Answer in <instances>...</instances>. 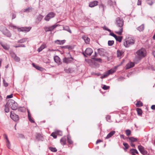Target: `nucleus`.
Here are the masks:
<instances>
[{
    "mask_svg": "<svg viewBox=\"0 0 155 155\" xmlns=\"http://www.w3.org/2000/svg\"><path fill=\"white\" fill-rule=\"evenodd\" d=\"M108 3L110 4V5H115L116 2H112L111 0H109L108 1Z\"/></svg>",
    "mask_w": 155,
    "mask_h": 155,
    "instance_id": "43",
    "label": "nucleus"
},
{
    "mask_svg": "<svg viewBox=\"0 0 155 155\" xmlns=\"http://www.w3.org/2000/svg\"><path fill=\"white\" fill-rule=\"evenodd\" d=\"M6 145L8 147V148L9 149H10L11 146L10 143V142L9 140H5Z\"/></svg>",
    "mask_w": 155,
    "mask_h": 155,
    "instance_id": "35",
    "label": "nucleus"
},
{
    "mask_svg": "<svg viewBox=\"0 0 155 155\" xmlns=\"http://www.w3.org/2000/svg\"><path fill=\"white\" fill-rule=\"evenodd\" d=\"M32 65L37 70L41 71H42L43 69V68L41 67L35 65L34 63L32 64Z\"/></svg>",
    "mask_w": 155,
    "mask_h": 155,
    "instance_id": "36",
    "label": "nucleus"
},
{
    "mask_svg": "<svg viewBox=\"0 0 155 155\" xmlns=\"http://www.w3.org/2000/svg\"><path fill=\"white\" fill-rule=\"evenodd\" d=\"M18 110L19 111L23 112L25 111V108L24 107H21L18 108Z\"/></svg>",
    "mask_w": 155,
    "mask_h": 155,
    "instance_id": "39",
    "label": "nucleus"
},
{
    "mask_svg": "<svg viewBox=\"0 0 155 155\" xmlns=\"http://www.w3.org/2000/svg\"><path fill=\"white\" fill-rule=\"evenodd\" d=\"M49 149L52 152H56L57 151V150L54 147H50L49 148Z\"/></svg>",
    "mask_w": 155,
    "mask_h": 155,
    "instance_id": "46",
    "label": "nucleus"
},
{
    "mask_svg": "<svg viewBox=\"0 0 155 155\" xmlns=\"http://www.w3.org/2000/svg\"><path fill=\"white\" fill-rule=\"evenodd\" d=\"M114 41L113 40L109 41L108 42V45L109 46H112L114 44Z\"/></svg>",
    "mask_w": 155,
    "mask_h": 155,
    "instance_id": "44",
    "label": "nucleus"
},
{
    "mask_svg": "<svg viewBox=\"0 0 155 155\" xmlns=\"http://www.w3.org/2000/svg\"><path fill=\"white\" fill-rule=\"evenodd\" d=\"M46 47V44L43 43L38 49V51L39 52L41 51L43 49Z\"/></svg>",
    "mask_w": 155,
    "mask_h": 155,
    "instance_id": "18",
    "label": "nucleus"
},
{
    "mask_svg": "<svg viewBox=\"0 0 155 155\" xmlns=\"http://www.w3.org/2000/svg\"><path fill=\"white\" fill-rule=\"evenodd\" d=\"M134 64L132 62H131L128 63L126 66V69H129L134 66Z\"/></svg>",
    "mask_w": 155,
    "mask_h": 155,
    "instance_id": "19",
    "label": "nucleus"
},
{
    "mask_svg": "<svg viewBox=\"0 0 155 155\" xmlns=\"http://www.w3.org/2000/svg\"><path fill=\"white\" fill-rule=\"evenodd\" d=\"M137 150L134 149H132L130 150V151L131 153L133 154H134L135 153V150Z\"/></svg>",
    "mask_w": 155,
    "mask_h": 155,
    "instance_id": "56",
    "label": "nucleus"
},
{
    "mask_svg": "<svg viewBox=\"0 0 155 155\" xmlns=\"http://www.w3.org/2000/svg\"><path fill=\"white\" fill-rule=\"evenodd\" d=\"M138 149L140 152L143 155H146L147 153V152L146 150L144 147L141 145L138 146Z\"/></svg>",
    "mask_w": 155,
    "mask_h": 155,
    "instance_id": "11",
    "label": "nucleus"
},
{
    "mask_svg": "<svg viewBox=\"0 0 155 155\" xmlns=\"http://www.w3.org/2000/svg\"><path fill=\"white\" fill-rule=\"evenodd\" d=\"M3 82L4 84V86L6 87L8 86V84L5 82V81L4 79L3 80Z\"/></svg>",
    "mask_w": 155,
    "mask_h": 155,
    "instance_id": "58",
    "label": "nucleus"
},
{
    "mask_svg": "<svg viewBox=\"0 0 155 155\" xmlns=\"http://www.w3.org/2000/svg\"><path fill=\"white\" fill-rule=\"evenodd\" d=\"M32 11V8L29 7L24 10V12H29Z\"/></svg>",
    "mask_w": 155,
    "mask_h": 155,
    "instance_id": "40",
    "label": "nucleus"
},
{
    "mask_svg": "<svg viewBox=\"0 0 155 155\" xmlns=\"http://www.w3.org/2000/svg\"><path fill=\"white\" fill-rule=\"evenodd\" d=\"M129 140L130 142L131 143L137 141L138 140V139L137 138H134L133 137H129Z\"/></svg>",
    "mask_w": 155,
    "mask_h": 155,
    "instance_id": "21",
    "label": "nucleus"
},
{
    "mask_svg": "<svg viewBox=\"0 0 155 155\" xmlns=\"http://www.w3.org/2000/svg\"><path fill=\"white\" fill-rule=\"evenodd\" d=\"M44 29L45 31L46 32H48V31H49V29H50L49 27H45Z\"/></svg>",
    "mask_w": 155,
    "mask_h": 155,
    "instance_id": "53",
    "label": "nucleus"
},
{
    "mask_svg": "<svg viewBox=\"0 0 155 155\" xmlns=\"http://www.w3.org/2000/svg\"><path fill=\"white\" fill-rule=\"evenodd\" d=\"M18 137L22 139H24L25 138L24 135L21 134H18Z\"/></svg>",
    "mask_w": 155,
    "mask_h": 155,
    "instance_id": "55",
    "label": "nucleus"
},
{
    "mask_svg": "<svg viewBox=\"0 0 155 155\" xmlns=\"http://www.w3.org/2000/svg\"><path fill=\"white\" fill-rule=\"evenodd\" d=\"M58 26H60V25L58 24H55L54 25H52L51 26H49L50 29L49 31H52L55 28H56V27Z\"/></svg>",
    "mask_w": 155,
    "mask_h": 155,
    "instance_id": "25",
    "label": "nucleus"
},
{
    "mask_svg": "<svg viewBox=\"0 0 155 155\" xmlns=\"http://www.w3.org/2000/svg\"><path fill=\"white\" fill-rule=\"evenodd\" d=\"M55 14L53 12L49 13L45 17V19L46 21H48L49 20L55 16Z\"/></svg>",
    "mask_w": 155,
    "mask_h": 155,
    "instance_id": "8",
    "label": "nucleus"
},
{
    "mask_svg": "<svg viewBox=\"0 0 155 155\" xmlns=\"http://www.w3.org/2000/svg\"><path fill=\"white\" fill-rule=\"evenodd\" d=\"M115 133V131H112L109 133L107 135L106 137H105V139H107L110 138L112 136L114 135Z\"/></svg>",
    "mask_w": 155,
    "mask_h": 155,
    "instance_id": "20",
    "label": "nucleus"
},
{
    "mask_svg": "<svg viewBox=\"0 0 155 155\" xmlns=\"http://www.w3.org/2000/svg\"><path fill=\"white\" fill-rule=\"evenodd\" d=\"M115 72V69H111L110 70H109L108 71H107L105 74H104L101 77V78L103 79L105 78L108 76L110 74H111Z\"/></svg>",
    "mask_w": 155,
    "mask_h": 155,
    "instance_id": "6",
    "label": "nucleus"
},
{
    "mask_svg": "<svg viewBox=\"0 0 155 155\" xmlns=\"http://www.w3.org/2000/svg\"><path fill=\"white\" fill-rule=\"evenodd\" d=\"M125 133L127 136H129L131 134V131L129 130H127L125 131Z\"/></svg>",
    "mask_w": 155,
    "mask_h": 155,
    "instance_id": "47",
    "label": "nucleus"
},
{
    "mask_svg": "<svg viewBox=\"0 0 155 155\" xmlns=\"http://www.w3.org/2000/svg\"><path fill=\"white\" fill-rule=\"evenodd\" d=\"M98 2L96 1L91 2L89 3V6L90 7H93L98 5Z\"/></svg>",
    "mask_w": 155,
    "mask_h": 155,
    "instance_id": "14",
    "label": "nucleus"
},
{
    "mask_svg": "<svg viewBox=\"0 0 155 155\" xmlns=\"http://www.w3.org/2000/svg\"><path fill=\"white\" fill-rule=\"evenodd\" d=\"M124 53V52L122 51L118 50L117 51V56L120 57Z\"/></svg>",
    "mask_w": 155,
    "mask_h": 155,
    "instance_id": "29",
    "label": "nucleus"
},
{
    "mask_svg": "<svg viewBox=\"0 0 155 155\" xmlns=\"http://www.w3.org/2000/svg\"><path fill=\"white\" fill-rule=\"evenodd\" d=\"M1 45L5 50H8L9 48V45L6 44H1Z\"/></svg>",
    "mask_w": 155,
    "mask_h": 155,
    "instance_id": "24",
    "label": "nucleus"
},
{
    "mask_svg": "<svg viewBox=\"0 0 155 155\" xmlns=\"http://www.w3.org/2000/svg\"><path fill=\"white\" fill-rule=\"evenodd\" d=\"M123 144L125 147V148H124V149L125 150V151H126V150L129 148V145L127 143H123Z\"/></svg>",
    "mask_w": 155,
    "mask_h": 155,
    "instance_id": "38",
    "label": "nucleus"
},
{
    "mask_svg": "<svg viewBox=\"0 0 155 155\" xmlns=\"http://www.w3.org/2000/svg\"><path fill=\"white\" fill-rule=\"evenodd\" d=\"M104 6L103 4H101L100 5L99 7L100 8H102L103 10L104 9Z\"/></svg>",
    "mask_w": 155,
    "mask_h": 155,
    "instance_id": "60",
    "label": "nucleus"
},
{
    "mask_svg": "<svg viewBox=\"0 0 155 155\" xmlns=\"http://www.w3.org/2000/svg\"><path fill=\"white\" fill-rule=\"evenodd\" d=\"M93 52L92 49L90 48H87L85 50L84 52L83 53V54L85 57H87L86 54L87 55H91Z\"/></svg>",
    "mask_w": 155,
    "mask_h": 155,
    "instance_id": "7",
    "label": "nucleus"
},
{
    "mask_svg": "<svg viewBox=\"0 0 155 155\" xmlns=\"http://www.w3.org/2000/svg\"><path fill=\"white\" fill-rule=\"evenodd\" d=\"M73 60V58L71 57L70 58H64L63 59V61L64 63L68 64L72 62Z\"/></svg>",
    "mask_w": 155,
    "mask_h": 155,
    "instance_id": "12",
    "label": "nucleus"
},
{
    "mask_svg": "<svg viewBox=\"0 0 155 155\" xmlns=\"http://www.w3.org/2000/svg\"><path fill=\"white\" fill-rule=\"evenodd\" d=\"M64 71L67 73H71L73 71L72 69L71 68H65L64 70Z\"/></svg>",
    "mask_w": 155,
    "mask_h": 155,
    "instance_id": "30",
    "label": "nucleus"
},
{
    "mask_svg": "<svg viewBox=\"0 0 155 155\" xmlns=\"http://www.w3.org/2000/svg\"><path fill=\"white\" fill-rule=\"evenodd\" d=\"M10 27L14 30L17 29L18 31L25 32L29 31L31 29V27L19 28L13 25H11L10 26Z\"/></svg>",
    "mask_w": 155,
    "mask_h": 155,
    "instance_id": "4",
    "label": "nucleus"
},
{
    "mask_svg": "<svg viewBox=\"0 0 155 155\" xmlns=\"http://www.w3.org/2000/svg\"><path fill=\"white\" fill-rule=\"evenodd\" d=\"M10 16L11 18H12V19H13L15 18L16 15L15 13H11Z\"/></svg>",
    "mask_w": 155,
    "mask_h": 155,
    "instance_id": "49",
    "label": "nucleus"
},
{
    "mask_svg": "<svg viewBox=\"0 0 155 155\" xmlns=\"http://www.w3.org/2000/svg\"><path fill=\"white\" fill-rule=\"evenodd\" d=\"M26 41V39L25 38H23L22 39L18 41V42L20 43H24Z\"/></svg>",
    "mask_w": 155,
    "mask_h": 155,
    "instance_id": "50",
    "label": "nucleus"
},
{
    "mask_svg": "<svg viewBox=\"0 0 155 155\" xmlns=\"http://www.w3.org/2000/svg\"><path fill=\"white\" fill-rule=\"evenodd\" d=\"M138 114L140 115L142 114V110L140 109L137 108L136 109Z\"/></svg>",
    "mask_w": 155,
    "mask_h": 155,
    "instance_id": "42",
    "label": "nucleus"
},
{
    "mask_svg": "<svg viewBox=\"0 0 155 155\" xmlns=\"http://www.w3.org/2000/svg\"><path fill=\"white\" fill-rule=\"evenodd\" d=\"M42 136L41 134H37L36 136V138L38 140H41Z\"/></svg>",
    "mask_w": 155,
    "mask_h": 155,
    "instance_id": "28",
    "label": "nucleus"
},
{
    "mask_svg": "<svg viewBox=\"0 0 155 155\" xmlns=\"http://www.w3.org/2000/svg\"><path fill=\"white\" fill-rule=\"evenodd\" d=\"M60 143L61 144L64 145L66 143V138L65 136L62 137L60 140Z\"/></svg>",
    "mask_w": 155,
    "mask_h": 155,
    "instance_id": "22",
    "label": "nucleus"
},
{
    "mask_svg": "<svg viewBox=\"0 0 155 155\" xmlns=\"http://www.w3.org/2000/svg\"><path fill=\"white\" fill-rule=\"evenodd\" d=\"M154 0H148L147 1V3L149 5H151L154 2Z\"/></svg>",
    "mask_w": 155,
    "mask_h": 155,
    "instance_id": "41",
    "label": "nucleus"
},
{
    "mask_svg": "<svg viewBox=\"0 0 155 155\" xmlns=\"http://www.w3.org/2000/svg\"><path fill=\"white\" fill-rule=\"evenodd\" d=\"M83 39L84 40L85 42L87 44H88L89 43L90 41V39L88 38V37H83Z\"/></svg>",
    "mask_w": 155,
    "mask_h": 155,
    "instance_id": "31",
    "label": "nucleus"
},
{
    "mask_svg": "<svg viewBox=\"0 0 155 155\" xmlns=\"http://www.w3.org/2000/svg\"><path fill=\"white\" fill-rule=\"evenodd\" d=\"M67 141L68 143L70 144H71L73 143V141L71 140V137L69 135H68L67 137Z\"/></svg>",
    "mask_w": 155,
    "mask_h": 155,
    "instance_id": "34",
    "label": "nucleus"
},
{
    "mask_svg": "<svg viewBox=\"0 0 155 155\" xmlns=\"http://www.w3.org/2000/svg\"><path fill=\"white\" fill-rule=\"evenodd\" d=\"M5 110L6 112L8 113L9 112V108L7 107L6 106H5Z\"/></svg>",
    "mask_w": 155,
    "mask_h": 155,
    "instance_id": "57",
    "label": "nucleus"
},
{
    "mask_svg": "<svg viewBox=\"0 0 155 155\" xmlns=\"http://www.w3.org/2000/svg\"><path fill=\"white\" fill-rule=\"evenodd\" d=\"M93 59L95 61H98L100 62H101L102 60L101 58H93Z\"/></svg>",
    "mask_w": 155,
    "mask_h": 155,
    "instance_id": "54",
    "label": "nucleus"
},
{
    "mask_svg": "<svg viewBox=\"0 0 155 155\" xmlns=\"http://www.w3.org/2000/svg\"><path fill=\"white\" fill-rule=\"evenodd\" d=\"M115 38L117 41H118L119 42H121L122 40V36H116V38Z\"/></svg>",
    "mask_w": 155,
    "mask_h": 155,
    "instance_id": "33",
    "label": "nucleus"
},
{
    "mask_svg": "<svg viewBox=\"0 0 155 155\" xmlns=\"http://www.w3.org/2000/svg\"><path fill=\"white\" fill-rule=\"evenodd\" d=\"M137 30L140 31H143L144 29V25L142 24L140 26L137 28Z\"/></svg>",
    "mask_w": 155,
    "mask_h": 155,
    "instance_id": "26",
    "label": "nucleus"
},
{
    "mask_svg": "<svg viewBox=\"0 0 155 155\" xmlns=\"http://www.w3.org/2000/svg\"><path fill=\"white\" fill-rule=\"evenodd\" d=\"M12 57L14 58L15 61L18 62L20 61V58L17 57L16 54L14 53L11 54Z\"/></svg>",
    "mask_w": 155,
    "mask_h": 155,
    "instance_id": "17",
    "label": "nucleus"
},
{
    "mask_svg": "<svg viewBox=\"0 0 155 155\" xmlns=\"http://www.w3.org/2000/svg\"><path fill=\"white\" fill-rule=\"evenodd\" d=\"M54 59L55 62L58 65H60L61 64V59L58 56H54Z\"/></svg>",
    "mask_w": 155,
    "mask_h": 155,
    "instance_id": "13",
    "label": "nucleus"
},
{
    "mask_svg": "<svg viewBox=\"0 0 155 155\" xmlns=\"http://www.w3.org/2000/svg\"><path fill=\"white\" fill-rule=\"evenodd\" d=\"M4 138L6 139V140H8L7 135L6 134H4L3 135Z\"/></svg>",
    "mask_w": 155,
    "mask_h": 155,
    "instance_id": "61",
    "label": "nucleus"
},
{
    "mask_svg": "<svg viewBox=\"0 0 155 155\" xmlns=\"http://www.w3.org/2000/svg\"><path fill=\"white\" fill-rule=\"evenodd\" d=\"M98 53L100 55L104 56V55L105 51L103 48H100L97 49Z\"/></svg>",
    "mask_w": 155,
    "mask_h": 155,
    "instance_id": "16",
    "label": "nucleus"
},
{
    "mask_svg": "<svg viewBox=\"0 0 155 155\" xmlns=\"http://www.w3.org/2000/svg\"><path fill=\"white\" fill-rule=\"evenodd\" d=\"M151 108L153 110H155V105H152L151 107Z\"/></svg>",
    "mask_w": 155,
    "mask_h": 155,
    "instance_id": "64",
    "label": "nucleus"
},
{
    "mask_svg": "<svg viewBox=\"0 0 155 155\" xmlns=\"http://www.w3.org/2000/svg\"><path fill=\"white\" fill-rule=\"evenodd\" d=\"M57 135L56 134V132L55 131L54 132L52 133L51 134V136H52L55 139L57 138Z\"/></svg>",
    "mask_w": 155,
    "mask_h": 155,
    "instance_id": "48",
    "label": "nucleus"
},
{
    "mask_svg": "<svg viewBox=\"0 0 155 155\" xmlns=\"http://www.w3.org/2000/svg\"><path fill=\"white\" fill-rule=\"evenodd\" d=\"M11 118L14 121H17L19 120V117L18 115L15 114L13 112H11Z\"/></svg>",
    "mask_w": 155,
    "mask_h": 155,
    "instance_id": "9",
    "label": "nucleus"
},
{
    "mask_svg": "<svg viewBox=\"0 0 155 155\" xmlns=\"http://www.w3.org/2000/svg\"><path fill=\"white\" fill-rule=\"evenodd\" d=\"M106 118L107 121L109 122H110V115H107L106 117Z\"/></svg>",
    "mask_w": 155,
    "mask_h": 155,
    "instance_id": "51",
    "label": "nucleus"
},
{
    "mask_svg": "<svg viewBox=\"0 0 155 155\" xmlns=\"http://www.w3.org/2000/svg\"><path fill=\"white\" fill-rule=\"evenodd\" d=\"M65 42V40H57L55 41V43L59 45H63Z\"/></svg>",
    "mask_w": 155,
    "mask_h": 155,
    "instance_id": "23",
    "label": "nucleus"
},
{
    "mask_svg": "<svg viewBox=\"0 0 155 155\" xmlns=\"http://www.w3.org/2000/svg\"><path fill=\"white\" fill-rule=\"evenodd\" d=\"M123 31V28L122 27H117V26L115 28V32L119 35H122Z\"/></svg>",
    "mask_w": 155,
    "mask_h": 155,
    "instance_id": "10",
    "label": "nucleus"
},
{
    "mask_svg": "<svg viewBox=\"0 0 155 155\" xmlns=\"http://www.w3.org/2000/svg\"><path fill=\"white\" fill-rule=\"evenodd\" d=\"M146 49L144 48H142L136 52V57L139 60H140L146 56Z\"/></svg>",
    "mask_w": 155,
    "mask_h": 155,
    "instance_id": "1",
    "label": "nucleus"
},
{
    "mask_svg": "<svg viewBox=\"0 0 155 155\" xmlns=\"http://www.w3.org/2000/svg\"><path fill=\"white\" fill-rule=\"evenodd\" d=\"M124 21L122 18L118 17L116 20L115 24L117 27H122L124 25Z\"/></svg>",
    "mask_w": 155,
    "mask_h": 155,
    "instance_id": "5",
    "label": "nucleus"
},
{
    "mask_svg": "<svg viewBox=\"0 0 155 155\" xmlns=\"http://www.w3.org/2000/svg\"><path fill=\"white\" fill-rule=\"evenodd\" d=\"M141 0H138L137 5H141Z\"/></svg>",
    "mask_w": 155,
    "mask_h": 155,
    "instance_id": "63",
    "label": "nucleus"
},
{
    "mask_svg": "<svg viewBox=\"0 0 155 155\" xmlns=\"http://www.w3.org/2000/svg\"><path fill=\"white\" fill-rule=\"evenodd\" d=\"M63 30L66 31L70 33H71L72 32L71 30L70 29L69 27L68 26H65L63 27Z\"/></svg>",
    "mask_w": 155,
    "mask_h": 155,
    "instance_id": "27",
    "label": "nucleus"
},
{
    "mask_svg": "<svg viewBox=\"0 0 155 155\" xmlns=\"http://www.w3.org/2000/svg\"><path fill=\"white\" fill-rule=\"evenodd\" d=\"M3 34L7 37H10L11 36V34L10 31L7 29H5L3 32Z\"/></svg>",
    "mask_w": 155,
    "mask_h": 155,
    "instance_id": "15",
    "label": "nucleus"
},
{
    "mask_svg": "<svg viewBox=\"0 0 155 155\" xmlns=\"http://www.w3.org/2000/svg\"><path fill=\"white\" fill-rule=\"evenodd\" d=\"M110 87L109 86H107L106 85H104L102 87V88L105 90H107L109 89Z\"/></svg>",
    "mask_w": 155,
    "mask_h": 155,
    "instance_id": "52",
    "label": "nucleus"
},
{
    "mask_svg": "<svg viewBox=\"0 0 155 155\" xmlns=\"http://www.w3.org/2000/svg\"><path fill=\"white\" fill-rule=\"evenodd\" d=\"M28 118L29 120L31 123H34V121L31 118V114H30L28 110Z\"/></svg>",
    "mask_w": 155,
    "mask_h": 155,
    "instance_id": "32",
    "label": "nucleus"
},
{
    "mask_svg": "<svg viewBox=\"0 0 155 155\" xmlns=\"http://www.w3.org/2000/svg\"><path fill=\"white\" fill-rule=\"evenodd\" d=\"M6 105L13 110H16L18 107L17 103L12 100H9L7 103Z\"/></svg>",
    "mask_w": 155,
    "mask_h": 155,
    "instance_id": "3",
    "label": "nucleus"
},
{
    "mask_svg": "<svg viewBox=\"0 0 155 155\" xmlns=\"http://www.w3.org/2000/svg\"><path fill=\"white\" fill-rule=\"evenodd\" d=\"M13 97L12 94H11L10 95H8L6 97L7 98H12Z\"/></svg>",
    "mask_w": 155,
    "mask_h": 155,
    "instance_id": "62",
    "label": "nucleus"
},
{
    "mask_svg": "<svg viewBox=\"0 0 155 155\" xmlns=\"http://www.w3.org/2000/svg\"><path fill=\"white\" fill-rule=\"evenodd\" d=\"M135 42L134 38L131 37H126L124 42V45L126 48H128L133 45Z\"/></svg>",
    "mask_w": 155,
    "mask_h": 155,
    "instance_id": "2",
    "label": "nucleus"
},
{
    "mask_svg": "<svg viewBox=\"0 0 155 155\" xmlns=\"http://www.w3.org/2000/svg\"><path fill=\"white\" fill-rule=\"evenodd\" d=\"M143 105L142 103L140 101H138L136 104V106L137 107H140Z\"/></svg>",
    "mask_w": 155,
    "mask_h": 155,
    "instance_id": "37",
    "label": "nucleus"
},
{
    "mask_svg": "<svg viewBox=\"0 0 155 155\" xmlns=\"http://www.w3.org/2000/svg\"><path fill=\"white\" fill-rule=\"evenodd\" d=\"M110 35L113 37H114L115 38H116V35L115 34H114L113 33H110Z\"/></svg>",
    "mask_w": 155,
    "mask_h": 155,
    "instance_id": "59",
    "label": "nucleus"
},
{
    "mask_svg": "<svg viewBox=\"0 0 155 155\" xmlns=\"http://www.w3.org/2000/svg\"><path fill=\"white\" fill-rule=\"evenodd\" d=\"M56 134L57 135H59L60 136H61L62 134V133L61 131L59 130H56L55 131Z\"/></svg>",
    "mask_w": 155,
    "mask_h": 155,
    "instance_id": "45",
    "label": "nucleus"
}]
</instances>
